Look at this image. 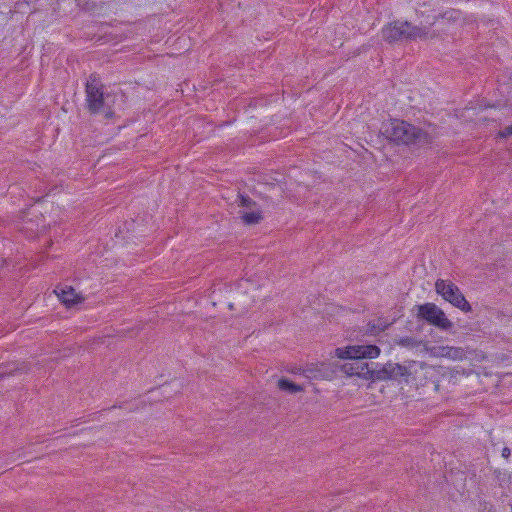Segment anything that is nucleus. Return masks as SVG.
I'll return each mask as SVG.
<instances>
[{
	"mask_svg": "<svg viewBox=\"0 0 512 512\" xmlns=\"http://www.w3.org/2000/svg\"><path fill=\"white\" fill-rule=\"evenodd\" d=\"M278 387L282 391H286L290 394H294L300 391H303V387L294 383L293 381L287 379V378H281L278 381Z\"/></svg>",
	"mask_w": 512,
	"mask_h": 512,
	"instance_id": "1a4fd4ad",
	"label": "nucleus"
},
{
	"mask_svg": "<svg viewBox=\"0 0 512 512\" xmlns=\"http://www.w3.org/2000/svg\"><path fill=\"white\" fill-rule=\"evenodd\" d=\"M75 4L83 11H91L95 7V4L90 2V0H75Z\"/></svg>",
	"mask_w": 512,
	"mask_h": 512,
	"instance_id": "2eb2a0df",
	"label": "nucleus"
},
{
	"mask_svg": "<svg viewBox=\"0 0 512 512\" xmlns=\"http://www.w3.org/2000/svg\"><path fill=\"white\" fill-rule=\"evenodd\" d=\"M27 369V366L25 364H22L21 366L16 363L7 364L6 368L0 369V379H3L7 376H11L16 374L18 371H25Z\"/></svg>",
	"mask_w": 512,
	"mask_h": 512,
	"instance_id": "9b49d317",
	"label": "nucleus"
},
{
	"mask_svg": "<svg viewBox=\"0 0 512 512\" xmlns=\"http://www.w3.org/2000/svg\"><path fill=\"white\" fill-rule=\"evenodd\" d=\"M380 354V348L376 345H352L344 348H337L335 355L340 359H347L349 362L341 366V371L348 376H357L366 380H373L374 365L366 361L373 359Z\"/></svg>",
	"mask_w": 512,
	"mask_h": 512,
	"instance_id": "f03ea898",
	"label": "nucleus"
},
{
	"mask_svg": "<svg viewBox=\"0 0 512 512\" xmlns=\"http://www.w3.org/2000/svg\"><path fill=\"white\" fill-rule=\"evenodd\" d=\"M380 132L386 139L396 144L422 147L433 142V136L427 131L397 119L383 123Z\"/></svg>",
	"mask_w": 512,
	"mask_h": 512,
	"instance_id": "7ed1b4c3",
	"label": "nucleus"
},
{
	"mask_svg": "<svg viewBox=\"0 0 512 512\" xmlns=\"http://www.w3.org/2000/svg\"><path fill=\"white\" fill-rule=\"evenodd\" d=\"M510 78H511V80H512V76H511Z\"/></svg>",
	"mask_w": 512,
	"mask_h": 512,
	"instance_id": "6ab92c4d",
	"label": "nucleus"
},
{
	"mask_svg": "<svg viewBox=\"0 0 512 512\" xmlns=\"http://www.w3.org/2000/svg\"><path fill=\"white\" fill-rule=\"evenodd\" d=\"M417 318L426 321L442 331H450L453 323L446 317L444 311L434 303H424L417 306Z\"/></svg>",
	"mask_w": 512,
	"mask_h": 512,
	"instance_id": "39448f33",
	"label": "nucleus"
},
{
	"mask_svg": "<svg viewBox=\"0 0 512 512\" xmlns=\"http://www.w3.org/2000/svg\"><path fill=\"white\" fill-rule=\"evenodd\" d=\"M510 453H511L510 449L508 447H504L502 450V457L505 459H508L510 456Z\"/></svg>",
	"mask_w": 512,
	"mask_h": 512,
	"instance_id": "a211bd4d",
	"label": "nucleus"
},
{
	"mask_svg": "<svg viewBox=\"0 0 512 512\" xmlns=\"http://www.w3.org/2000/svg\"><path fill=\"white\" fill-rule=\"evenodd\" d=\"M369 326V332L372 334V335H376L377 333H379L380 331H382L383 329L377 327L375 324H368Z\"/></svg>",
	"mask_w": 512,
	"mask_h": 512,
	"instance_id": "f3484780",
	"label": "nucleus"
},
{
	"mask_svg": "<svg viewBox=\"0 0 512 512\" xmlns=\"http://www.w3.org/2000/svg\"><path fill=\"white\" fill-rule=\"evenodd\" d=\"M57 293L59 300L66 306V307H72L76 304L81 303L84 298L77 294L73 287L71 286H63V287H57V290H55Z\"/></svg>",
	"mask_w": 512,
	"mask_h": 512,
	"instance_id": "6e6552de",
	"label": "nucleus"
},
{
	"mask_svg": "<svg viewBox=\"0 0 512 512\" xmlns=\"http://www.w3.org/2000/svg\"><path fill=\"white\" fill-rule=\"evenodd\" d=\"M241 218L245 224L253 225L259 223L263 216L262 212L255 208L250 210L249 212H244Z\"/></svg>",
	"mask_w": 512,
	"mask_h": 512,
	"instance_id": "9d476101",
	"label": "nucleus"
},
{
	"mask_svg": "<svg viewBox=\"0 0 512 512\" xmlns=\"http://www.w3.org/2000/svg\"><path fill=\"white\" fill-rule=\"evenodd\" d=\"M86 101L90 113L97 114L105 112L106 118H111L114 112L107 107L103 93V85L95 74H91L86 83Z\"/></svg>",
	"mask_w": 512,
	"mask_h": 512,
	"instance_id": "20e7f679",
	"label": "nucleus"
},
{
	"mask_svg": "<svg viewBox=\"0 0 512 512\" xmlns=\"http://www.w3.org/2000/svg\"><path fill=\"white\" fill-rule=\"evenodd\" d=\"M397 343L400 346L411 347V348L417 347L420 344V342L417 339H415L413 337H409V336L400 338Z\"/></svg>",
	"mask_w": 512,
	"mask_h": 512,
	"instance_id": "ddd939ff",
	"label": "nucleus"
},
{
	"mask_svg": "<svg viewBox=\"0 0 512 512\" xmlns=\"http://www.w3.org/2000/svg\"><path fill=\"white\" fill-rule=\"evenodd\" d=\"M303 375L309 379H319L323 376L319 369L312 367L304 369Z\"/></svg>",
	"mask_w": 512,
	"mask_h": 512,
	"instance_id": "4468645a",
	"label": "nucleus"
},
{
	"mask_svg": "<svg viewBox=\"0 0 512 512\" xmlns=\"http://www.w3.org/2000/svg\"><path fill=\"white\" fill-rule=\"evenodd\" d=\"M499 138H512V125L506 126L498 132Z\"/></svg>",
	"mask_w": 512,
	"mask_h": 512,
	"instance_id": "dca6fc26",
	"label": "nucleus"
},
{
	"mask_svg": "<svg viewBox=\"0 0 512 512\" xmlns=\"http://www.w3.org/2000/svg\"><path fill=\"white\" fill-rule=\"evenodd\" d=\"M454 13H456V11L452 10L444 14L428 15L419 25H413L409 21L396 20L386 24L381 30V35L388 43L432 39L438 37V34L435 31H431L430 28L435 25L439 19L447 18L448 14H450L449 18H452Z\"/></svg>",
	"mask_w": 512,
	"mask_h": 512,
	"instance_id": "f257e3e1",
	"label": "nucleus"
},
{
	"mask_svg": "<svg viewBox=\"0 0 512 512\" xmlns=\"http://www.w3.org/2000/svg\"><path fill=\"white\" fill-rule=\"evenodd\" d=\"M237 202L239 206L245 207L246 209L249 210L255 209L257 206V203L254 200H252L249 196L243 194H238Z\"/></svg>",
	"mask_w": 512,
	"mask_h": 512,
	"instance_id": "f8f14e48",
	"label": "nucleus"
},
{
	"mask_svg": "<svg viewBox=\"0 0 512 512\" xmlns=\"http://www.w3.org/2000/svg\"><path fill=\"white\" fill-rule=\"evenodd\" d=\"M435 289L444 300L450 302L460 310L464 312H470L472 310L470 303L466 300L458 286L453 282L438 279L435 283Z\"/></svg>",
	"mask_w": 512,
	"mask_h": 512,
	"instance_id": "423d86ee",
	"label": "nucleus"
},
{
	"mask_svg": "<svg viewBox=\"0 0 512 512\" xmlns=\"http://www.w3.org/2000/svg\"><path fill=\"white\" fill-rule=\"evenodd\" d=\"M372 365H374L373 381H375V380L399 381L404 377H408L410 374V372L406 366L398 364V363L388 362V363L380 366V364L372 362Z\"/></svg>",
	"mask_w": 512,
	"mask_h": 512,
	"instance_id": "0eeeda50",
	"label": "nucleus"
}]
</instances>
